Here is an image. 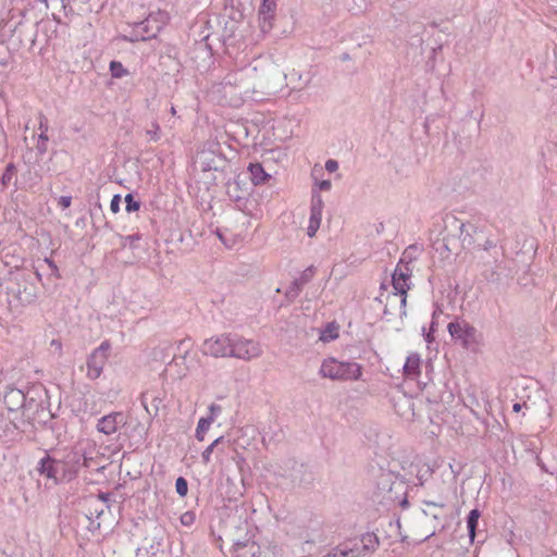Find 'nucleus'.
Here are the masks:
<instances>
[{
    "mask_svg": "<svg viewBox=\"0 0 557 557\" xmlns=\"http://www.w3.org/2000/svg\"><path fill=\"white\" fill-rule=\"evenodd\" d=\"M201 351L213 358H236L245 361L259 358L263 354L259 342L233 333H224L207 338Z\"/></svg>",
    "mask_w": 557,
    "mask_h": 557,
    "instance_id": "obj_1",
    "label": "nucleus"
},
{
    "mask_svg": "<svg viewBox=\"0 0 557 557\" xmlns=\"http://www.w3.org/2000/svg\"><path fill=\"white\" fill-rule=\"evenodd\" d=\"M319 375L332 381H357L362 375V366L355 361H339L329 357L321 362Z\"/></svg>",
    "mask_w": 557,
    "mask_h": 557,
    "instance_id": "obj_2",
    "label": "nucleus"
},
{
    "mask_svg": "<svg viewBox=\"0 0 557 557\" xmlns=\"http://www.w3.org/2000/svg\"><path fill=\"white\" fill-rule=\"evenodd\" d=\"M447 331L450 337L465 349L475 350L482 345L483 335L465 319L456 318L448 323Z\"/></svg>",
    "mask_w": 557,
    "mask_h": 557,
    "instance_id": "obj_3",
    "label": "nucleus"
},
{
    "mask_svg": "<svg viewBox=\"0 0 557 557\" xmlns=\"http://www.w3.org/2000/svg\"><path fill=\"white\" fill-rule=\"evenodd\" d=\"M412 267L398 262L392 275V284L395 293L388 296L389 301H399V314L406 315L407 292L411 287Z\"/></svg>",
    "mask_w": 557,
    "mask_h": 557,
    "instance_id": "obj_4",
    "label": "nucleus"
},
{
    "mask_svg": "<svg viewBox=\"0 0 557 557\" xmlns=\"http://www.w3.org/2000/svg\"><path fill=\"white\" fill-rule=\"evenodd\" d=\"M347 557H366L379 546V539L374 533H364L360 537L342 543Z\"/></svg>",
    "mask_w": 557,
    "mask_h": 557,
    "instance_id": "obj_5",
    "label": "nucleus"
},
{
    "mask_svg": "<svg viewBox=\"0 0 557 557\" xmlns=\"http://www.w3.org/2000/svg\"><path fill=\"white\" fill-rule=\"evenodd\" d=\"M169 16L165 12L158 11L149 14V16L137 24L136 35L133 40H148L157 36V34L168 23Z\"/></svg>",
    "mask_w": 557,
    "mask_h": 557,
    "instance_id": "obj_6",
    "label": "nucleus"
},
{
    "mask_svg": "<svg viewBox=\"0 0 557 557\" xmlns=\"http://www.w3.org/2000/svg\"><path fill=\"white\" fill-rule=\"evenodd\" d=\"M110 349V343L104 341L89 354L86 361V376L89 380L100 377L109 359Z\"/></svg>",
    "mask_w": 557,
    "mask_h": 557,
    "instance_id": "obj_7",
    "label": "nucleus"
},
{
    "mask_svg": "<svg viewBox=\"0 0 557 557\" xmlns=\"http://www.w3.org/2000/svg\"><path fill=\"white\" fill-rule=\"evenodd\" d=\"M63 478L72 479L78 472L82 465L86 463L83 454L75 449L64 450L61 458H58Z\"/></svg>",
    "mask_w": 557,
    "mask_h": 557,
    "instance_id": "obj_8",
    "label": "nucleus"
},
{
    "mask_svg": "<svg viewBox=\"0 0 557 557\" xmlns=\"http://www.w3.org/2000/svg\"><path fill=\"white\" fill-rule=\"evenodd\" d=\"M126 423V416L122 411H113L98 419L96 430L99 433L110 436L117 433Z\"/></svg>",
    "mask_w": 557,
    "mask_h": 557,
    "instance_id": "obj_9",
    "label": "nucleus"
},
{
    "mask_svg": "<svg viewBox=\"0 0 557 557\" xmlns=\"http://www.w3.org/2000/svg\"><path fill=\"white\" fill-rule=\"evenodd\" d=\"M323 208L324 202L320 193L312 190L309 225L307 227V235L309 237L315 236L321 225Z\"/></svg>",
    "mask_w": 557,
    "mask_h": 557,
    "instance_id": "obj_10",
    "label": "nucleus"
},
{
    "mask_svg": "<svg viewBox=\"0 0 557 557\" xmlns=\"http://www.w3.org/2000/svg\"><path fill=\"white\" fill-rule=\"evenodd\" d=\"M25 394L21 389L10 387L5 391L1 403L9 413L17 418L18 411L23 409L25 405Z\"/></svg>",
    "mask_w": 557,
    "mask_h": 557,
    "instance_id": "obj_11",
    "label": "nucleus"
},
{
    "mask_svg": "<svg viewBox=\"0 0 557 557\" xmlns=\"http://www.w3.org/2000/svg\"><path fill=\"white\" fill-rule=\"evenodd\" d=\"M257 74V66H245L236 72H232L227 74L224 78V84L226 85H236L242 86L245 85L246 81L255 78Z\"/></svg>",
    "mask_w": 557,
    "mask_h": 557,
    "instance_id": "obj_12",
    "label": "nucleus"
},
{
    "mask_svg": "<svg viewBox=\"0 0 557 557\" xmlns=\"http://www.w3.org/2000/svg\"><path fill=\"white\" fill-rule=\"evenodd\" d=\"M37 470L41 475L54 481L58 480V474L62 473L58 458H51L49 455L40 459Z\"/></svg>",
    "mask_w": 557,
    "mask_h": 557,
    "instance_id": "obj_13",
    "label": "nucleus"
},
{
    "mask_svg": "<svg viewBox=\"0 0 557 557\" xmlns=\"http://www.w3.org/2000/svg\"><path fill=\"white\" fill-rule=\"evenodd\" d=\"M276 10V1L275 0H262V3L259 8V20L261 29L263 32L269 30L272 27L271 21L274 16V12Z\"/></svg>",
    "mask_w": 557,
    "mask_h": 557,
    "instance_id": "obj_14",
    "label": "nucleus"
},
{
    "mask_svg": "<svg viewBox=\"0 0 557 557\" xmlns=\"http://www.w3.org/2000/svg\"><path fill=\"white\" fill-rule=\"evenodd\" d=\"M421 358L418 354H410L404 364V374L408 377L416 379L420 374Z\"/></svg>",
    "mask_w": 557,
    "mask_h": 557,
    "instance_id": "obj_15",
    "label": "nucleus"
},
{
    "mask_svg": "<svg viewBox=\"0 0 557 557\" xmlns=\"http://www.w3.org/2000/svg\"><path fill=\"white\" fill-rule=\"evenodd\" d=\"M38 128L40 129V134L38 136V144H37V151L39 154H44L47 152V149H48V140H49V137L47 135V132H48V120L45 115L40 114L39 115V125H38Z\"/></svg>",
    "mask_w": 557,
    "mask_h": 557,
    "instance_id": "obj_16",
    "label": "nucleus"
},
{
    "mask_svg": "<svg viewBox=\"0 0 557 557\" xmlns=\"http://www.w3.org/2000/svg\"><path fill=\"white\" fill-rule=\"evenodd\" d=\"M248 170L250 172L251 181L255 185L263 184L270 177V175L265 173L263 166L260 163L250 164Z\"/></svg>",
    "mask_w": 557,
    "mask_h": 557,
    "instance_id": "obj_17",
    "label": "nucleus"
},
{
    "mask_svg": "<svg viewBox=\"0 0 557 557\" xmlns=\"http://www.w3.org/2000/svg\"><path fill=\"white\" fill-rule=\"evenodd\" d=\"M338 325L335 322L327 323L323 329L319 332V339L323 343H329L338 337Z\"/></svg>",
    "mask_w": 557,
    "mask_h": 557,
    "instance_id": "obj_18",
    "label": "nucleus"
},
{
    "mask_svg": "<svg viewBox=\"0 0 557 557\" xmlns=\"http://www.w3.org/2000/svg\"><path fill=\"white\" fill-rule=\"evenodd\" d=\"M481 512L479 509H472L467 518V529L469 533L470 541L473 542L475 537V530L478 527L479 518Z\"/></svg>",
    "mask_w": 557,
    "mask_h": 557,
    "instance_id": "obj_19",
    "label": "nucleus"
},
{
    "mask_svg": "<svg viewBox=\"0 0 557 557\" xmlns=\"http://www.w3.org/2000/svg\"><path fill=\"white\" fill-rule=\"evenodd\" d=\"M211 424H212V418L202 417L199 419L197 429H196V434H195L196 438L199 442H202L205 440L206 433L210 429Z\"/></svg>",
    "mask_w": 557,
    "mask_h": 557,
    "instance_id": "obj_20",
    "label": "nucleus"
},
{
    "mask_svg": "<svg viewBox=\"0 0 557 557\" xmlns=\"http://www.w3.org/2000/svg\"><path fill=\"white\" fill-rule=\"evenodd\" d=\"M453 222L454 224H456V226L459 228L460 231V235L459 237L461 238V240L465 243V242H471V234H470V230L473 228V226L469 223H462L460 222L459 220H457L456 218L453 219Z\"/></svg>",
    "mask_w": 557,
    "mask_h": 557,
    "instance_id": "obj_21",
    "label": "nucleus"
},
{
    "mask_svg": "<svg viewBox=\"0 0 557 557\" xmlns=\"http://www.w3.org/2000/svg\"><path fill=\"white\" fill-rule=\"evenodd\" d=\"M315 269L314 267L310 265L307 269H305L298 277H296L294 281L302 288L306 284H308L312 277L314 276Z\"/></svg>",
    "mask_w": 557,
    "mask_h": 557,
    "instance_id": "obj_22",
    "label": "nucleus"
},
{
    "mask_svg": "<svg viewBox=\"0 0 557 557\" xmlns=\"http://www.w3.org/2000/svg\"><path fill=\"white\" fill-rule=\"evenodd\" d=\"M321 171H322V169L321 168L318 169V165H315L312 171V176L315 177V173L321 172ZM314 180H315L314 186L317 187V189L313 188V190H315L318 193L320 190L329 191L332 188V183L330 180H322V181H318L317 178H314Z\"/></svg>",
    "mask_w": 557,
    "mask_h": 557,
    "instance_id": "obj_23",
    "label": "nucleus"
},
{
    "mask_svg": "<svg viewBox=\"0 0 557 557\" xmlns=\"http://www.w3.org/2000/svg\"><path fill=\"white\" fill-rule=\"evenodd\" d=\"M110 72L114 78H122L128 75V71L123 66L121 62L117 61H112L110 63Z\"/></svg>",
    "mask_w": 557,
    "mask_h": 557,
    "instance_id": "obj_24",
    "label": "nucleus"
},
{
    "mask_svg": "<svg viewBox=\"0 0 557 557\" xmlns=\"http://www.w3.org/2000/svg\"><path fill=\"white\" fill-rule=\"evenodd\" d=\"M146 135L150 141H159L161 138V127L157 121L151 122L150 128L146 129Z\"/></svg>",
    "mask_w": 557,
    "mask_h": 557,
    "instance_id": "obj_25",
    "label": "nucleus"
},
{
    "mask_svg": "<svg viewBox=\"0 0 557 557\" xmlns=\"http://www.w3.org/2000/svg\"><path fill=\"white\" fill-rule=\"evenodd\" d=\"M417 248L414 246H409L404 252L398 262H404L405 265L411 267V262L417 258L416 257Z\"/></svg>",
    "mask_w": 557,
    "mask_h": 557,
    "instance_id": "obj_26",
    "label": "nucleus"
},
{
    "mask_svg": "<svg viewBox=\"0 0 557 557\" xmlns=\"http://www.w3.org/2000/svg\"><path fill=\"white\" fill-rule=\"evenodd\" d=\"M223 440V436L215 438L201 454L202 461L209 463L214 447Z\"/></svg>",
    "mask_w": 557,
    "mask_h": 557,
    "instance_id": "obj_27",
    "label": "nucleus"
},
{
    "mask_svg": "<svg viewBox=\"0 0 557 557\" xmlns=\"http://www.w3.org/2000/svg\"><path fill=\"white\" fill-rule=\"evenodd\" d=\"M191 348V342L190 339H183L177 343V350L182 351V356H174V360L177 361L180 358L185 359L186 355L188 354L189 349Z\"/></svg>",
    "mask_w": 557,
    "mask_h": 557,
    "instance_id": "obj_28",
    "label": "nucleus"
},
{
    "mask_svg": "<svg viewBox=\"0 0 557 557\" xmlns=\"http://www.w3.org/2000/svg\"><path fill=\"white\" fill-rule=\"evenodd\" d=\"M301 289L302 288L295 281H293L290 283V285L287 287V289L285 292V296L289 300H294V299H296L299 296Z\"/></svg>",
    "mask_w": 557,
    "mask_h": 557,
    "instance_id": "obj_29",
    "label": "nucleus"
},
{
    "mask_svg": "<svg viewBox=\"0 0 557 557\" xmlns=\"http://www.w3.org/2000/svg\"><path fill=\"white\" fill-rule=\"evenodd\" d=\"M125 209L127 212L137 211L140 207V203L134 199L132 194H127L125 196Z\"/></svg>",
    "mask_w": 557,
    "mask_h": 557,
    "instance_id": "obj_30",
    "label": "nucleus"
},
{
    "mask_svg": "<svg viewBox=\"0 0 557 557\" xmlns=\"http://www.w3.org/2000/svg\"><path fill=\"white\" fill-rule=\"evenodd\" d=\"M14 174H15V166L12 163L8 164L4 173L2 174V178H1L2 184L8 185L12 181Z\"/></svg>",
    "mask_w": 557,
    "mask_h": 557,
    "instance_id": "obj_31",
    "label": "nucleus"
},
{
    "mask_svg": "<svg viewBox=\"0 0 557 557\" xmlns=\"http://www.w3.org/2000/svg\"><path fill=\"white\" fill-rule=\"evenodd\" d=\"M175 488H176V493L180 496H185L188 491L187 481L184 478L180 476L175 482Z\"/></svg>",
    "mask_w": 557,
    "mask_h": 557,
    "instance_id": "obj_32",
    "label": "nucleus"
},
{
    "mask_svg": "<svg viewBox=\"0 0 557 557\" xmlns=\"http://www.w3.org/2000/svg\"><path fill=\"white\" fill-rule=\"evenodd\" d=\"M195 522V513L191 511H186L181 516V523L183 525L189 527Z\"/></svg>",
    "mask_w": 557,
    "mask_h": 557,
    "instance_id": "obj_33",
    "label": "nucleus"
},
{
    "mask_svg": "<svg viewBox=\"0 0 557 557\" xmlns=\"http://www.w3.org/2000/svg\"><path fill=\"white\" fill-rule=\"evenodd\" d=\"M121 201H122V198L119 194L113 196L111 203H110V210L113 213H117L120 211Z\"/></svg>",
    "mask_w": 557,
    "mask_h": 557,
    "instance_id": "obj_34",
    "label": "nucleus"
},
{
    "mask_svg": "<svg viewBox=\"0 0 557 557\" xmlns=\"http://www.w3.org/2000/svg\"><path fill=\"white\" fill-rule=\"evenodd\" d=\"M222 408L220 405L211 404L209 407L210 414L207 418H212V422L216 419V417L221 413Z\"/></svg>",
    "mask_w": 557,
    "mask_h": 557,
    "instance_id": "obj_35",
    "label": "nucleus"
},
{
    "mask_svg": "<svg viewBox=\"0 0 557 557\" xmlns=\"http://www.w3.org/2000/svg\"><path fill=\"white\" fill-rule=\"evenodd\" d=\"M330 557H347L342 544L327 553Z\"/></svg>",
    "mask_w": 557,
    "mask_h": 557,
    "instance_id": "obj_36",
    "label": "nucleus"
},
{
    "mask_svg": "<svg viewBox=\"0 0 557 557\" xmlns=\"http://www.w3.org/2000/svg\"><path fill=\"white\" fill-rule=\"evenodd\" d=\"M338 169V162L336 160H333V159H329L326 162H325V170L330 173H333L335 172L336 170Z\"/></svg>",
    "mask_w": 557,
    "mask_h": 557,
    "instance_id": "obj_37",
    "label": "nucleus"
},
{
    "mask_svg": "<svg viewBox=\"0 0 557 557\" xmlns=\"http://www.w3.org/2000/svg\"><path fill=\"white\" fill-rule=\"evenodd\" d=\"M72 197L71 196H62L59 198L58 203L61 208L66 209L71 206Z\"/></svg>",
    "mask_w": 557,
    "mask_h": 557,
    "instance_id": "obj_38",
    "label": "nucleus"
},
{
    "mask_svg": "<svg viewBox=\"0 0 557 557\" xmlns=\"http://www.w3.org/2000/svg\"><path fill=\"white\" fill-rule=\"evenodd\" d=\"M435 322L432 321L430 331L425 334L424 338L428 343H432L434 341V337L432 335V332L434 331Z\"/></svg>",
    "mask_w": 557,
    "mask_h": 557,
    "instance_id": "obj_39",
    "label": "nucleus"
},
{
    "mask_svg": "<svg viewBox=\"0 0 557 557\" xmlns=\"http://www.w3.org/2000/svg\"><path fill=\"white\" fill-rule=\"evenodd\" d=\"M45 262L48 264V267L55 273L58 274V267L55 265V263L49 259V258H46L45 259Z\"/></svg>",
    "mask_w": 557,
    "mask_h": 557,
    "instance_id": "obj_40",
    "label": "nucleus"
},
{
    "mask_svg": "<svg viewBox=\"0 0 557 557\" xmlns=\"http://www.w3.org/2000/svg\"><path fill=\"white\" fill-rule=\"evenodd\" d=\"M424 504L426 506H434V507H441L443 508L444 507V504H437V503H434V502H429V500H425Z\"/></svg>",
    "mask_w": 557,
    "mask_h": 557,
    "instance_id": "obj_41",
    "label": "nucleus"
},
{
    "mask_svg": "<svg viewBox=\"0 0 557 557\" xmlns=\"http://www.w3.org/2000/svg\"><path fill=\"white\" fill-rule=\"evenodd\" d=\"M521 408H522V405H521V404H519V403H516V404L512 406V410H513L515 412H519V411L521 410Z\"/></svg>",
    "mask_w": 557,
    "mask_h": 557,
    "instance_id": "obj_42",
    "label": "nucleus"
},
{
    "mask_svg": "<svg viewBox=\"0 0 557 557\" xmlns=\"http://www.w3.org/2000/svg\"><path fill=\"white\" fill-rule=\"evenodd\" d=\"M442 310L440 308H436L434 311H433V314H432V318H433V321L435 322V319L436 317L438 315V313H441Z\"/></svg>",
    "mask_w": 557,
    "mask_h": 557,
    "instance_id": "obj_43",
    "label": "nucleus"
},
{
    "mask_svg": "<svg viewBox=\"0 0 557 557\" xmlns=\"http://www.w3.org/2000/svg\"><path fill=\"white\" fill-rule=\"evenodd\" d=\"M401 486V483H396L394 482L391 486H389V490H388V493L392 492L393 487H400Z\"/></svg>",
    "mask_w": 557,
    "mask_h": 557,
    "instance_id": "obj_44",
    "label": "nucleus"
},
{
    "mask_svg": "<svg viewBox=\"0 0 557 557\" xmlns=\"http://www.w3.org/2000/svg\"><path fill=\"white\" fill-rule=\"evenodd\" d=\"M141 404H143V406H144L145 410H146L148 413H150L149 408H148V406H147V403L145 401V399H144V398H143V400H141Z\"/></svg>",
    "mask_w": 557,
    "mask_h": 557,
    "instance_id": "obj_45",
    "label": "nucleus"
},
{
    "mask_svg": "<svg viewBox=\"0 0 557 557\" xmlns=\"http://www.w3.org/2000/svg\"><path fill=\"white\" fill-rule=\"evenodd\" d=\"M218 235H219V238H220V239H221V240H222L226 246L231 247V245H228V244L225 242V239H224V237H223V235H222L221 233H218Z\"/></svg>",
    "mask_w": 557,
    "mask_h": 557,
    "instance_id": "obj_46",
    "label": "nucleus"
},
{
    "mask_svg": "<svg viewBox=\"0 0 557 557\" xmlns=\"http://www.w3.org/2000/svg\"><path fill=\"white\" fill-rule=\"evenodd\" d=\"M170 113H171L172 115H175V114H176V109H175V107H174V106H171V108H170Z\"/></svg>",
    "mask_w": 557,
    "mask_h": 557,
    "instance_id": "obj_47",
    "label": "nucleus"
},
{
    "mask_svg": "<svg viewBox=\"0 0 557 557\" xmlns=\"http://www.w3.org/2000/svg\"><path fill=\"white\" fill-rule=\"evenodd\" d=\"M51 344H52V345H54V347H59V348L61 347V344H60V343H58V342H55V341H52V343H51Z\"/></svg>",
    "mask_w": 557,
    "mask_h": 557,
    "instance_id": "obj_48",
    "label": "nucleus"
},
{
    "mask_svg": "<svg viewBox=\"0 0 557 557\" xmlns=\"http://www.w3.org/2000/svg\"><path fill=\"white\" fill-rule=\"evenodd\" d=\"M51 344H52V345H54V347H59V348L61 347V344H60V343H58V342H55V341H52V343H51Z\"/></svg>",
    "mask_w": 557,
    "mask_h": 557,
    "instance_id": "obj_49",
    "label": "nucleus"
},
{
    "mask_svg": "<svg viewBox=\"0 0 557 557\" xmlns=\"http://www.w3.org/2000/svg\"><path fill=\"white\" fill-rule=\"evenodd\" d=\"M426 333H428V332H426L425 327L423 326V327H422V335H423V336H425V334H426Z\"/></svg>",
    "mask_w": 557,
    "mask_h": 557,
    "instance_id": "obj_50",
    "label": "nucleus"
},
{
    "mask_svg": "<svg viewBox=\"0 0 557 557\" xmlns=\"http://www.w3.org/2000/svg\"><path fill=\"white\" fill-rule=\"evenodd\" d=\"M434 534H435V532H431V534H430V535H428V536L424 539V541H425V540H428V539H430V537H431V536H433Z\"/></svg>",
    "mask_w": 557,
    "mask_h": 557,
    "instance_id": "obj_51",
    "label": "nucleus"
},
{
    "mask_svg": "<svg viewBox=\"0 0 557 557\" xmlns=\"http://www.w3.org/2000/svg\"><path fill=\"white\" fill-rule=\"evenodd\" d=\"M323 557H330L329 554L324 555Z\"/></svg>",
    "mask_w": 557,
    "mask_h": 557,
    "instance_id": "obj_52",
    "label": "nucleus"
}]
</instances>
